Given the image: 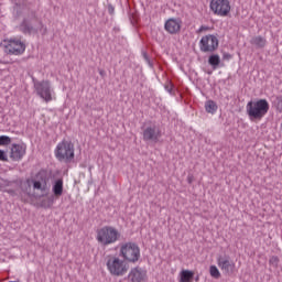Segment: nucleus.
Segmentation results:
<instances>
[{
  "mask_svg": "<svg viewBox=\"0 0 282 282\" xmlns=\"http://www.w3.org/2000/svg\"><path fill=\"white\" fill-rule=\"evenodd\" d=\"M246 109L249 120H261L270 111V104L268 99L250 100Z\"/></svg>",
  "mask_w": 282,
  "mask_h": 282,
  "instance_id": "obj_1",
  "label": "nucleus"
},
{
  "mask_svg": "<svg viewBox=\"0 0 282 282\" xmlns=\"http://www.w3.org/2000/svg\"><path fill=\"white\" fill-rule=\"evenodd\" d=\"M54 155L58 162L72 164L74 158H76L74 143H72V141L63 140L56 145Z\"/></svg>",
  "mask_w": 282,
  "mask_h": 282,
  "instance_id": "obj_2",
  "label": "nucleus"
},
{
  "mask_svg": "<svg viewBox=\"0 0 282 282\" xmlns=\"http://www.w3.org/2000/svg\"><path fill=\"white\" fill-rule=\"evenodd\" d=\"M120 231L113 226H104L99 229H97V236L96 240L100 246H112V243H116L117 241H120Z\"/></svg>",
  "mask_w": 282,
  "mask_h": 282,
  "instance_id": "obj_3",
  "label": "nucleus"
},
{
  "mask_svg": "<svg viewBox=\"0 0 282 282\" xmlns=\"http://www.w3.org/2000/svg\"><path fill=\"white\" fill-rule=\"evenodd\" d=\"M43 29V22L39 19L35 11H31L20 24L23 34H39V30Z\"/></svg>",
  "mask_w": 282,
  "mask_h": 282,
  "instance_id": "obj_4",
  "label": "nucleus"
},
{
  "mask_svg": "<svg viewBox=\"0 0 282 282\" xmlns=\"http://www.w3.org/2000/svg\"><path fill=\"white\" fill-rule=\"evenodd\" d=\"M119 257L128 263H138L140 261V246L135 242H124L120 247Z\"/></svg>",
  "mask_w": 282,
  "mask_h": 282,
  "instance_id": "obj_5",
  "label": "nucleus"
},
{
  "mask_svg": "<svg viewBox=\"0 0 282 282\" xmlns=\"http://www.w3.org/2000/svg\"><path fill=\"white\" fill-rule=\"evenodd\" d=\"M106 265L108 268V272H110L112 276H124V273L129 270L127 264H124V261L120 260L118 257L109 258Z\"/></svg>",
  "mask_w": 282,
  "mask_h": 282,
  "instance_id": "obj_6",
  "label": "nucleus"
},
{
  "mask_svg": "<svg viewBox=\"0 0 282 282\" xmlns=\"http://www.w3.org/2000/svg\"><path fill=\"white\" fill-rule=\"evenodd\" d=\"M47 173L45 171H41L35 175V178L31 180V184L34 191H40L42 194L40 197H47L50 193V187L47 186Z\"/></svg>",
  "mask_w": 282,
  "mask_h": 282,
  "instance_id": "obj_7",
  "label": "nucleus"
},
{
  "mask_svg": "<svg viewBox=\"0 0 282 282\" xmlns=\"http://www.w3.org/2000/svg\"><path fill=\"white\" fill-rule=\"evenodd\" d=\"M33 82L34 89L37 96H40V98H42V100H44L45 102H52V84L50 83V80Z\"/></svg>",
  "mask_w": 282,
  "mask_h": 282,
  "instance_id": "obj_8",
  "label": "nucleus"
},
{
  "mask_svg": "<svg viewBox=\"0 0 282 282\" xmlns=\"http://www.w3.org/2000/svg\"><path fill=\"white\" fill-rule=\"evenodd\" d=\"M219 47V39H217V35L208 34L200 39L199 41V50L200 52L213 53L217 51Z\"/></svg>",
  "mask_w": 282,
  "mask_h": 282,
  "instance_id": "obj_9",
  "label": "nucleus"
},
{
  "mask_svg": "<svg viewBox=\"0 0 282 282\" xmlns=\"http://www.w3.org/2000/svg\"><path fill=\"white\" fill-rule=\"evenodd\" d=\"M209 8L214 14L218 17H228L230 14V1L229 0H212Z\"/></svg>",
  "mask_w": 282,
  "mask_h": 282,
  "instance_id": "obj_10",
  "label": "nucleus"
},
{
  "mask_svg": "<svg viewBox=\"0 0 282 282\" xmlns=\"http://www.w3.org/2000/svg\"><path fill=\"white\" fill-rule=\"evenodd\" d=\"M4 52L6 54H14V56H21L25 52V43L21 40H10L4 41Z\"/></svg>",
  "mask_w": 282,
  "mask_h": 282,
  "instance_id": "obj_11",
  "label": "nucleus"
},
{
  "mask_svg": "<svg viewBox=\"0 0 282 282\" xmlns=\"http://www.w3.org/2000/svg\"><path fill=\"white\" fill-rule=\"evenodd\" d=\"M162 138V130L155 124L148 126L143 129V141L144 142H160Z\"/></svg>",
  "mask_w": 282,
  "mask_h": 282,
  "instance_id": "obj_12",
  "label": "nucleus"
},
{
  "mask_svg": "<svg viewBox=\"0 0 282 282\" xmlns=\"http://www.w3.org/2000/svg\"><path fill=\"white\" fill-rule=\"evenodd\" d=\"M217 264L218 268H220V270H223L224 274L227 276H232V274H235L236 265L232 260H230V256H218Z\"/></svg>",
  "mask_w": 282,
  "mask_h": 282,
  "instance_id": "obj_13",
  "label": "nucleus"
},
{
  "mask_svg": "<svg viewBox=\"0 0 282 282\" xmlns=\"http://www.w3.org/2000/svg\"><path fill=\"white\" fill-rule=\"evenodd\" d=\"M164 30L169 34H180L182 32V19L170 18L164 24Z\"/></svg>",
  "mask_w": 282,
  "mask_h": 282,
  "instance_id": "obj_14",
  "label": "nucleus"
},
{
  "mask_svg": "<svg viewBox=\"0 0 282 282\" xmlns=\"http://www.w3.org/2000/svg\"><path fill=\"white\" fill-rule=\"evenodd\" d=\"M128 279L130 282H144L147 281V271L140 267H134L130 270Z\"/></svg>",
  "mask_w": 282,
  "mask_h": 282,
  "instance_id": "obj_15",
  "label": "nucleus"
},
{
  "mask_svg": "<svg viewBox=\"0 0 282 282\" xmlns=\"http://www.w3.org/2000/svg\"><path fill=\"white\" fill-rule=\"evenodd\" d=\"M23 155H25V147L13 143L9 155L10 160L12 162H20V160H23Z\"/></svg>",
  "mask_w": 282,
  "mask_h": 282,
  "instance_id": "obj_16",
  "label": "nucleus"
},
{
  "mask_svg": "<svg viewBox=\"0 0 282 282\" xmlns=\"http://www.w3.org/2000/svg\"><path fill=\"white\" fill-rule=\"evenodd\" d=\"M52 193L55 197L63 195V178H57L53 182Z\"/></svg>",
  "mask_w": 282,
  "mask_h": 282,
  "instance_id": "obj_17",
  "label": "nucleus"
},
{
  "mask_svg": "<svg viewBox=\"0 0 282 282\" xmlns=\"http://www.w3.org/2000/svg\"><path fill=\"white\" fill-rule=\"evenodd\" d=\"M180 276L178 282H193V279H195V272L191 270H183L181 271Z\"/></svg>",
  "mask_w": 282,
  "mask_h": 282,
  "instance_id": "obj_18",
  "label": "nucleus"
},
{
  "mask_svg": "<svg viewBox=\"0 0 282 282\" xmlns=\"http://www.w3.org/2000/svg\"><path fill=\"white\" fill-rule=\"evenodd\" d=\"M268 41L265 40V37L261 35L251 39V45H256V47H259L260 50H262V47H265Z\"/></svg>",
  "mask_w": 282,
  "mask_h": 282,
  "instance_id": "obj_19",
  "label": "nucleus"
},
{
  "mask_svg": "<svg viewBox=\"0 0 282 282\" xmlns=\"http://www.w3.org/2000/svg\"><path fill=\"white\" fill-rule=\"evenodd\" d=\"M221 63V57L217 54H213L208 57V64L213 67V69H217Z\"/></svg>",
  "mask_w": 282,
  "mask_h": 282,
  "instance_id": "obj_20",
  "label": "nucleus"
},
{
  "mask_svg": "<svg viewBox=\"0 0 282 282\" xmlns=\"http://www.w3.org/2000/svg\"><path fill=\"white\" fill-rule=\"evenodd\" d=\"M217 109H218V106H217V102H215L214 100H207L205 102V110L207 111V113H217Z\"/></svg>",
  "mask_w": 282,
  "mask_h": 282,
  "instance_id": "obj_21",
  "label": "nucleus"
},
{
  "mask_svg": "<svg viewBox=\"0 0 282 282\" xmlns=\"http://www.w3.org/2000/svg\"><path fill=\"white\" fill-rule=\"evenodd\" d=\"M272 107H274L278 113H282V95H278L273 97Z\"/></svg>",
  "mask_w": 282,
  "mask_h": 282,
  "instance_id": "obj_22",
  "label": "nucleus"
},
{
  "mask_svg": "<svg viewBox=\"0 0 282 282\" xmlns=\"http://www.w3.org/2000/svg\"><path fill=\"white\" fill-rule=\"evenodd\" d=\"M22 193H25L28 197H32V180H26L22 185Z\"/></svg>",
  "mask_w": 282,
  "mask_h": 282,
  "instance_id": "obj_23",
  "label": "nucleus"
},
{
  "mask_svg": "<svg viewBox=\"0 0 282 282\" xmlns=\"http://www.w3.org/2000/svg\"><path fill=\"white\" fill-rule=\"evenodd\" d=\"M209 274L213 276V279H220L221 273L219 272V269H217L216 265H210L209 267Z\"/></svg>",
  "mask_w": 282,
  "mask_h": 282,
  "instance_id": "obj_24",
  "label": "nucleus"
},
{
  "mask_svg": "<svg viewBox=\"0 0 282 282\" xmlns=\"http://www.w3.org/2000/svg\"><path fill=\"white\" fill-rule=\"evenodd\" d=\"M12 143V139L8 135H0V147H8Z\"/></svg>",
  "mask_w": 282,
  "mask_h": 282,
  "instance_id": "obj_25",
  "label": "nucleus"
},
{
  "mask_svg": "<svg viewBox=\"0 0 282 282\" xmlns=\"http://www.w3.org/2000/svg\"><path fill=\"white\" fill-rule=\"evenodd\" d=\"M41 205L43 208H50L54 205V196H50L47 199L42 200Z\"/></svg>",
  "mask_w": 282,
  "mask_h": 282,
  "instance_id": "obj_26",
  "label": "nucleus"
},
{
  "mask_svg": "<svg viewBox=\"0 0 282 282\" xmlns=\"http://www.w3.org/2000/svg\"><path fill=\"white\" fill-rule=\"evenodd\" d=\"M269 263L273 268H279V257H276V256L271 257L269 260Z\"/></svg>",
  "mask_w": 282,
  "mask_h": 282,
  "instance_id": "obj_27",
  "label": "nucleus"
},
{
  "mask_svg": "<svg viewBox=\"0 0 282 282\" xmlns=\"http://www.w3.org/2000/svg\"><path fill=\"white\" fill-rule=\"evenodd\" d=\"M142 56H143L144 61L148 63V65L150 67H153V62H151V58L149 57V54H147V52H143Z\"/></svg>",
  "mask_w": 282,
  "mask_h": 282,
  "instance_id": "obj_28",
  "label": "nucleus"
},
{
  "mask_svg": "<svg viewBox=\"0 0 282 282\" xmlns=\"http://www.w3.org/2000/svg\"><path fill=\"white\" fill-rule=\"evenodd\" d=\"M0 162H8V154L3 150H0Z\"/></svg>",
  "mask_w": 282,
  "mask_h": 282,
  "instance_id": "obj_29",
  "label": "nucleus"
},
{
  "mask_svg": "<svg viewBox=\"0 0 282 282\" xmlns=\"http://www.w3.org/2000/svg\"><path fill=\"white\" fill-rule=\"evenodd\" d=\"M230 58H232V55L230 53L223 54V61H230Z\"/></svg>",
  "mask_w": 282,
  "mask_h": 282,
  "instance_id": "obj_30",
  "label": "nucleus"
},
{
  "mask_svg": "<svg viewBox=\"0 0 282 282\" xmlns=\"http://www.w3.org/2000/svg\"><path fill=\"white\" fill-rule=\"evenodd\" d=\"M173 84L165 85V90H167L169 94H173Z\"/></svg>",
  "mask_w": 282,
  "mask_h": 282,
  "instance_id": "obj_31",
  "label": "nucleus"
},
{
  "mask_svg": "<svg viewBox=\"0 0 282 282\" xmlns=\"http://www.w3.org/2000/svg\"><path fill=\"white\" fill-rule=\"evenodd\" d=\"M195 182V176L193 174L187 175V183L193 184Z\"/></svg>",
  "mask_w": 282,
  "mask_h": 282,
  "instance_id": "obj_32",
  "label": "nucleus"
},
{
  "mask_svg": "<svg viewBox=\"0 0 282 282\" xmlns=\"http://www.w3.org/2000/svg\"><path fill=\"white\" fill-rule=\"evenodd\" d=\"M115 12H116V8L112 7V4H108V13L109 14H115Z\"/></svg>",
  "mask_w": 282,
  "mask_h": 282,
  "instance_id": "obj_33",
  "label": "nucleus"
},
{
  "mask_svg": "<svg viewBox=\"0 0 282 282\" xmlns=\"http://www.w3.org/2000/svg\"><path fill=\"white\" fill-rule=\"evenodd\" d=\"M208 30H210V28H208V26H206V25H202V26L198 29V33H200V32H206V31H208Z\"/></svg>",
  "mask_w": 282,
  "mask_h": 282,
  "instance_id": "obj_34",
  "label": "nucleus"
},
{
  "mask_svg": "<svg viewBox=\"0 0 282 282\" xmlns=\"http://www.w3.org/2000/svg\"><path fill=\"white\" fill-rule=\"evenodd\" d=\"M4 182V186H11V184H12V182H10V181H8V180H6V181H3Z\"/></svg>",
  "mask_w": 282,
  "mask_h": 282,
  "instance_id": "obj_35",
  "label": "nucleus"
},
{
  "mask_svg": "<svg viewBox=\"0 0 282 282\" xmlns=\"http://www.w3.org/2000/svg\"><path fill=\"white\" fill-rule=\"evenodd\" d=\"M195 281H196V282L199 281V275H197V276L195 278Z\"/></svg>",
  "mask_w": 282,
  "mask_h": 282,
  "instance_id": "obj_36",
  "label": "nucleus"
},
{
  "mask_svg": "<svg viewBox=\"0 0 282 282\" xmlns=\"http://www.w3.org/2000/svg\"><path fill=\"white\" fill-rule=\"evenodd\" d=\"M2 189H3V185L0 184V191H2Z\"/></svg>",
  "mask_w": 282,
  "mask_h": 282,
  "instance_id": "obj_37",
  "label": "nucleus"
},
{
  "mask_svg": "<svg viewBox=\"0 0 282 282\" xmlns=\"http://www.w3.org/2000/svg\"><path fill=\"white\" fill-rule=\"evenodd\" d=\"M8 193H14V191L10 189V191H8Z\"/></svg>",
  "mask_w": 282,
  "mask_h": 282,
  "instance_id": "obj_38",
  "label": "nucleus"
}]
</instances>
